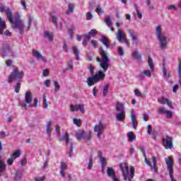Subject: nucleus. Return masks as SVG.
<instances>
[{"mask_svg":"<svg viewBox=\"0 0 181 181\" xmlns=\"http://www.w3.org/2000/svg\"><path fill=\"white\" fill-rule=\"evenodd\" d=\"M144 75L146 77H151L152 76V72L148 69H144L143 71L139 73V77H142Z\"/></svg>","mask_w":181,"mask_h":181,"instance_id":"393cba45","label":"nucleus"},{"mask_svg":"<svg viewBox=\"0 0 181 181\" xmlns=\"http://www.w3.org/2000/svg\"><path fill=\"white\" fill-rule=\"evenodd\" d=\"M85 134L86 132H84V131L79 129L78 131L76 132V136L77 139H84Z\"/></svg>","mask_w":181,"mask_h":181,"instance_id":"bb28decb","label":"nucleus"},{"mask_svg":"<svg viewBox=\"0 0 181 181\" xmlns=\"http://www.w3.org/2000/svg\"><path fill=\"white\" fill-rule=\"evenodd\" d=\"M116 110L118 112H125V103L117 102L116 104Z\"/></svg>","mask_w":181,"mask_h":181,"instance_id":"dca6fc26","label":"nucleus"},{"mask_svg":"<svg viewBox=\"0 0 181 181\" xmlns=\"http://www.w3.org/2000/svg\"><path fill=\"white\" fill-rule=\"evenodd\" d=\"M22 178V173H16V176H15V179L16 180H19Z\"/></svg>","mask_w":181,"mask_h":181,"instance_id":"052dcab7","label":"nucleus"},{"mask_svg":"<svg viewBox=\"0 0 181 181\" xmlns=\"http://www.w3.org/2000/svg\"><path fill=\"white\" fill-rule=\"evenodd\" d=\"M54 93H58V91H60V85L57 81H54Z\"/></svg>","mask_w":181,"mask_h":181,"instance_id":"ea45409f","label":"nucleus"},{"mask_svg":"<svg viewBox=\"0 0 181 181\" xmlns=\"http://www.w3.org/2000/svg\"><path fill=\"white\" fill-rule=\"evenodd\" d=\"M93 19V13L91 12H88L86 13V21H91Z\"/></svg>","mask_w":181,"mask_h":181,"instance_id":"864d4df0","label":"nucleus"},{"mask_svg":"<svg viewBox=\"0 0 181 181\" xmlns=\"http://www.w3.org/2000/svg\"><path fill=\"white\" fill-rule=\"evenodd\" d=\"M13 160H15L10 156V158L7 160V165L8 166H12V165H13Z\"/></svg>","mask_w":181,"mask_h":181,"instance_id":"603ef678","label":"nucleus"},{"mask_svg":"<svg viewBox=\"0 0 181 181\" xmlns=\"http://www.w3.org/2000/svg\"><path fill=\"white\" fill-rule=\"evenodd\" d=\"M66 169H67V164L66 163H61V166H60V170L64 171Z\"/></svg>","mask_w":181,"mask_h":181,"instance_id":"8fccbe9b","label":"nucleus"},{"mask_svg":"<svg viewBox=\"0 0 181 181\" xmlns=\"http://www.w3.org/2000/svg\"><path fill=\"white\" fill-rule=\"evenodd\" d=\"M72 50L74 54L76 56V60H80V53L78 52V49H77L76 47H73Z\"/></svg>","mask_w":181,"mask_h":181,"instance_id":"e433bc0d","label":"nucleus"},{"mask_svg":"<svg viewBox=\"0 0 181 181\" xmlns=\"http://www.w3.org/2000/svg\"><path fill=\"white\" fill-rule=\"evenodd\" d=\"M99 49L102 58L98 57L96 62L99 63V66L100 69L103 70V71L99 70L95 75L87 78L86 83L88 87H91L95 84H97V83H99V81H104V78H105V74L104 73H105L107 70H108V67H110V56H108V53L104 50L103 47H100Z\"/></svg>","mask_w":181,"mask_h":181,"instance_id":"f257e3e1","label":"nucleus"},{"mask_svg":"<svg viewBox=\"0 0 181 181\" xmlns=\"http://www.w3.org/2000/svg\"><path fill=\"white\" fill-rule=\"evenodd\" d=\"M165 114H166V118H172V115H173L170 110H167Z\"/></svg>","mask_w":181,"mask_h":181,"instance_id":"6e6d98bb","label":"nucleus"},{"mask_svg":"<svg viewBox=\"0 0 181 181\" xmlns=\"http://www.w3.org/2000/svg\"><path fill=\"white\" fill-rule=\"evenodd\" d=\"M52 81L49 79H47L44 81V86H45V87H49Z\"/></svg>","mask_w":181,"mask_h":181,"instance_id":"0e129e2a","label":"nucleus"},{"mask_svg":"<svg viewBox=\"0 0 181 181\" xmlns=\"http://www.w3.org/2000/svg\"><path fill=\"white\" fill-rule=\"evenodd\" d=\"M74 11V4H69L68 5V9L66 12V15H71V13H73Z\"/></svg>","mask_w":181,"mask_h":181,"instance_id":"c85d7f7f","label":"nucleus"},{"mask_svg":"<svg viewBox=\"0 0 181 181\" xmlns=\"http://www.w3.org/2000/svg\"><path fill=\"white\" fill-rule=\"evenodd\" d=\"M84 36V38L83 40V42H82V45L83 46H87V43L88 42V40H90V35H83Z\"/></svg>","mask_w":181,"mask_h":181,"instance_id":"72a5a7b5","label":"nucleus"},{"mask_svg":"<svg viewBox=\"0 0 181 181\" xmlns=\"http://www.w3.org/2000/svg\"><path fill=\"white\" fill-rule=\"evenodd\" d=\"M90 45H92V46H93L95 48L97 47V40H91Z\"/></svg>","mask_w":181,"mask_h":181,"instance_id":"338daca9","label":"nucleus"},{"mask_svg":"<svg viewBox=\"0 0 181 181\" xmlns=\"http://www.w3.org/2000/svg\"><path fill=\"white\" fill-rule=\"evenodd\" d=\"M156 35L159 41L160 49L165 50L168 47V37L162 33V25L156 27Z\"/></svg>","mask_w":181,"mask_h":181,"instance_id":"7ed1b4c3","label":"nucleus"},{"mask_svg":"<svg viewBox=\"0 0 181 181\" xmlns=\"http://www.w3.org/2000/svg\"><path fill=\"white\" fill-rule=\"evenodd\" d=\"M96 35H97V30L93 29L89 31V35H88V36H89L90 37H94Z\"/></svg>","mask_w":181,"mask_h":181,"instance_id":"49530a36","label":"nucleus"},{"mask_svg":"<svg viewBox=\"0 0 181 181\" xmlns=\"http://www.w3.org/2000/svg\"><path fill=\"white\" fill-rule=\"evenodd\" d=\"M87 169H88L89 170H91V169H93V157L92 156L89 158Z\"/></svg>","mask_w":181,"mask_h":181,"instance_id":"c03bdc74","label":"nucleus"},{"mask_svg":"<svg viewBox=\"0 0 181 181\" xmlns=\"http://www.w3.org/2000/svg\"><path fill=\"white\" fill-rule=\"evenodd\" d=\"M6 29V21L0 17V35H4V30Z\"/></svg>","mask_w":181,"mask_h":181,"instance_id":"6ab92c4d","label":"nucleus"},{"mask_svg":"<svg viewBox=\"0 0 181 181\" xmlns=\"http://www.w3.org/2000/svg\"><path fill=\"white\" fill-rule=\"evenodd\" d=\"M46 131L48 138H52V122L49 121L47 122Z\"/></svg>","mask_w":181,"mask_h":181,"instance_id":"aec40b11","label":"nucleus"},{"mask_svg":"<svg viewBox=\"0 0 181 181\" xmlns=\"http://www.w3.org/2000/svg\"><path fill=\"white\" fill-rule=\"evenodd\" d=\"M134 95H136V97H142V95H143L142 92L138 89H135L134 90Z\"/></svg>","mask_w":181,"mask_h":181,"instance_id":"de8ad7c7","label":"nucleus"},{"mask_svg":"<svg viewBox=\"0 0 181 181\" xmlns=\"http://www.w3.org/2000/svg\"><path fill=\"white\" fill-rule=\"evenodd\" d=\"M177 90H179V85L176 84L173 87V91L177 93Z\"/></svg>","mask_w":181,"mask_h":181,"instance_id":"774afa93","label":"nucleus"},{"mask_svg":"<svg viewBox=\"0 0 181 181\" xmlns=\"http://www.w3.org/2000/svg\"><path fill=\"white\" fill-rule=\"evenodd\" d=\"M99 160L101 163L102 168H104V166H106L107 165V158L103 156V153H99Z\"/></svg>","mask_w":181,"mask_h":181,"instance_id":"4be33fe9","label":"nucleus"},{"mask_svg":"<svg viewBox=\"0 0 181 181\" xmlns=\"http://www.w3.org/2000/svg\"><path fill=\"white\" fill-rule=\"evenodd\" d=\"M144 160L146 165H148V166H150V168L153 169L154 172H158V167H156V158H155L154 156L152 157L153 164L151 163V162H149V160H148L146 158H145Z\"/></svg>","mask_w":181,"mask_h":181,"instance_id":"ddd939ff","label":"nucleus"},{"mask_svg":"<svg viewBox=\"0 0 181 181\" xmlns=\"http://www.w3.org/2000/svg\"><path fill=\"white\" fill-rule=\"evenodd\" d=\"M127 32L129 34V36L132 37V40H136V39H138V36L136 35V33L135 31L133 30H128Z\"/></svg>","mask_w":181,"mask_h":181,"instance_id":"cd10ccee","label":"nucleus"},{"mask_svg":"<svg viewBox=\"0 0 181 181\" xmlns=\"http://www.w3.org/2000/svg\"><path fill=\"white\" fill-rule=\"evenodd\" d=\"M19 90H21V83H17L15 86V92L17 93H19Z\"/></svg>","mask_w":181,"mask_h":181,"instance_id":"5fc2aeb1","label":"nucleus"},{"mask_svg":"<svg viewBox=\"0 0 181 181\" xmlns=\"http://www.w3.org/2000/svg\"><path fill=\"white\" fill-rule=\"evenodd\" d=\"M100 42L106 47L107 49L110 47V41L105 37H102L100 40Z\"/></svg>","mask_w":181,"mask_h":181,"instance_id":"5701e85b","label":"nucleus"},{"mask_svg":"<svg viewBox=\"0 0 181 181\" xmlns=\"http://www.w3.org/2000/svg\"><path fill=\"white\" fill-rule=\"evenodd\" d=\"M177 74H178V77L180 78L179 79V84H181V61L180 62L179 65H178Z\"/></svg>","mask_w":181,"mask_h":181,"instance_id":"a18cd8bd","label":"nucleus"},{"mask_svg":"<svg viewBox=\"0 0 181 181\" xmlns=\"http://www.w3.org/2000/svg\"><path fill=\"white\" fill-rule=\"evenodd\" d=\"M0 12L6 13L9 22L13 25L14 28L18 29L19 33H22V32H23L25 25L23 24V21H22V17L19 13H17L16 18L14 19L12 10L4 4H0Z\"/></svg>","mask_w":181,"mask_h":181,"instance_id":"f03ea898","label":"nucleus"},{"mask_svg":"<svg viewBox=\"0 0 181 181\" xmlns=\"http://www.w3.org/2000/svg\"><path fill=\"white\" fill-rule=\"evenodd\" d=\"M44 37H45V39H47L49 42H52V40H53V33L45 31Z\"/></svg>","mask_w":181,"mask_h":181,"instance_id":"b1692460","label":"nucleus"},{"mask_svg":"<svg viewBox=\"0 0 181 181\" xmlns=\"http://www.w3.org/2000/svg\"><path fill=\"white\" fill-rule=\"evenodd\" d=\"M105 22L107 26H108V28H111V26L112 25V22L111 21V18H110V16H107L105 19Z\"/></svg>","mask_w":181,"mask_h":181,"instance_id":"79ce46f5","label":"nucleus"},{"mask_svg":"<svg viewBox=\"0 0 181 181\" xmlns=\"http://www.w3.org/2000/svg\"><path fill=\"white\" fill-rule=\"evenodd\" d=\"M131 119L134 129H136L138 127V120H136V115H135V110L132 109L131 110Z\"/></svg>","mask_w":181,"mask_h":181,"instance_id":"4468645a","label":"nucleus"},{"mask_svg":"<svg viewBox=\"0 0 181 181\" xmlns=\"http://www.w3.org/2000/svg\"><path fill=\"white\" fill-rule=\"evenodd\" d=\"M62 141H66V145H69V144H70V139L69 137V134L65 133L64 136L62 137Z\"/></svg>","mask_w":181,"mask_h":181,"instance_id":"4c0bfd02","label":"nucleus"},{"mask_svg":"<svg viewBox=\"0 0 181 181\" xmlns=\"http://www.w3.org/2000/svg\"><path fill=\"white\" fill-rule=\"evenodd\" d=\"M6 170V164L2 160H0V173Z\"/></svg>","mask_w":181,"mask_h":181,"instance_id":"2f4dec72","label":"nucleus"},{"mask_svg":"<svg viewBox=\"0 0 181 181\" xmlns=\"http://www.w3.org/2000/svg\"><path fill=\"white\" fill-rule=\"evenodd\" d=\"M133 57L137 60V62H142V57L139 54V52L136 50L133 52Z\"/></svg>","mask_w":181,"mask_h":181,"instance_id":"a878e982","label":"nucleus"},{"mask_svg":"<svg viewBox=\"0 0 181 181\" xmlns=\"http://www.w3.org/2000/svg\"><path fill=\"white\" fill-rule=\"evenodd\" d=\"M127 138L130 142H134V141L135 140V138H136V136L134 134V132H129L127 133Z\"/></svg>","mask_w":181,"mask_h":181,"instance_id":"c756f323","label":"nucleus"},{"mask_svg":"<svg viewBox=\"0 0 181 181\" xmlns=\"http://www.w3.org/2000/svg\"><path fill=\"white\" fill-rule=\"evenodd\" d=\"M21 4L23 7L24 11H26L28 9V6H26V1H25V0H21Z\"/></svg>","mask_w":181,"mask_h":181,"instance_id":"13d9d810","label":"nucleus"},{"mask_svg":"<svg viewBox=\"0 0 181 181\" xmlns=\"http://www.w3.org/2000/svg\"><path fill=\"white\" fill-rule=\"evenodd\" d=\"M51 19L52 23L57 28V29H62L63 28V23L62 20L57 17V16L52 15L51 16Z\"/></svg>","mask_w":181,"mask_h":181,"instance_id":"9d476101","label":"nucleus"},{"mask_svg":"<svg viewBox=\"0 0 181 181\" xmlns=\"http://www.w3.org/2000/svg\"><path fill=\"white\" fill-rule=\"evenodd\" d=\"M73 123L76 126V127H81V119H77V118H73L72 119Z\"/></svg>","mask_w":181,"mask_h":181,"instance_id":"c9c22d12","label":"nucleus"},{"mask_svg":"<svg viewBox=\"0 0 181 181\" xmlns=\"http://www.w3.org/2000/svg\"><path fill=\"white\" fill-rule=\"evenodd\" d=\"M120 169L124 177V180L132 181L134 178V173H135V168L133 167L128 168L127 163L120 165Z\"/></svg>","mask_w":181,"mask_h":181,"instance_id":"20e7f679","label":"nucleus"},{"mask_svg":"<svg viewBox=\"0 0 181 181\" xmlns=\"http://www.w3.org/2000/svg\"><path fill=\"white\" fill-rule=\"evenodd\" d=\"M33 98L31 91H26L25 93V101L20 100V105L24 109L28 110V104H32Z\"/></svg>","mask_w":181,"mask_h":181,"instance_id":"423d86ee","label":"nucleus"},{"mask_svg":"<svg viewBox=\"0 0 181 181\" xmlns=\"http://www.w3.org/2000/svg\"><path fill=\"white\" fill-rule=\"evenodd\" d=\"M163 76L164 78H169L170 77V71L166 69L165 64H163Z\"/></svg>","mask_w":181,"mask_h":181,"instance_id":"412c9836","label":"nucleus"},{"mask_svg":"<svg viewBox=\"0 0 181 181\" xmlns=\"http://www.w3.org/2000/svg\"><path fill=\"white\" fill-rule=\"evenodd\" d=\"M116 39L119 42V43L122 42V40H124L127 39V34L122 30L117 29V31L116 33Z\"/></svg>","mask_w":181,"mask_h":181,"instance_id":"f8f14e48","label":"nucleus"},{"mask_svg":"<svg viewBox=\"0 0 181 181\" xmlns=\"http://www.w3.org/2000/svg\"><path fill=\"white\" fill-rule=\"evenodd\" d=\"M106 173H107L108 177H110V179H112L113 177L117 176V175H115V170H114V169L111 167L107 168Z\"/></svg>","mask_w":181,"mask_h":181,"instance_id":"a211bd4d","label":"nucleus"},{"mask_svg":"<svg viewBox=\"0 0 181 181\" xmlns=\"http://www.w3.org/2000/svg\"><path fill=\"white\" fill-rule=\"evenodd\" d=\"M89 72L91 76H94V69H95L93 65H89L88 67Z\"/></svg>","mask_w":181,"mask_h":181,"instance_id":"09e8293b","label":"nucleus"},{"mask_svg":"<svg viewBox=\"0 0 181 181\" xmlns=\"http://www.w3.org/2000/svg\"><path fill=\"white\" fill-rule=\"evenodd\" d=\"M134 16L135 18H138L139 19H142V13L138 9V8H136V12H134Z\"/></svg>","mask_w":181,"mask_h":181,"instance_id":"f704fd0d","label":"nucleus"},{"mask_svg":"<svg viewBox=\"0 0 181 181\" xmlns=\"http://www.w3.org/2000/svg\"><path fill=\"white\" fill-rule=\"evenodd\" d=\"M158 101L159 104H162V105H166V104L169 103V99H168L165 97L158 98Z\"/></svg>","mask_w":181,"mask_h":181,"instance_id":"7c9ffc66","label":"nucleus"},{"mask_svg":"<svg viewBox=\"0 0 181 181\" xmlns=\"http://www.w3.org/2000/svg\"><path fill=\"white\" fill-rule=\"evenodd\" d=\"M147 133L151 135L152 134V126L151 124H148L147 126Z\"/></svg>","mask_w":181,"mask_h":181,"instance_id":"e2e57ef3","label":"nucleus"},{"mask_svg":"<svg viewBox=\"0 0 181 181\" xmlns=\"http://www.w3.org/2000/svg\"><path fill=\"white\" fill-rule=\"evenodd\" d=\"M148 64L151 69V71H153V62L152 61V57H148Z\"/></svg>","mask_w":181,"mask_h":181,"instance_id":"58836bf2","label":"nucleus"},{"mask_svg":"<svg viewBox=\"0 0 181 181\" xmlns=\"http://www.w3.org/2000/svg\"><path fill=\"white\" fill-rule=\"evenodd\" d=\"M166 110L165 109V107H159V109H158V112H159V114H165V112H166Z\"/></svg>","mask_w":181,"mask_h":181,"instance_id":"bf43d9fd","label":"nucleus"},{"mask_svg":"<svg viewBox=\"0 0 181 181\" xmlns=\"http://www.w3.org/2000/svg\"><path fill=\"white\" fill-rule=\"evenodd\" d=\"M47 107H49V103H47L46 97H44L43 108H47Z\"/></svg>","mask_w":181,"mask_h":181,"instance_id":"680f3d73","label":"nucleus"},{"mask_svg":"<svg viewBox=\"0 0 181 181\" xmlns=\"http://www.w3.org/2000/svg\"><path fill=\"white\" fill-rule=\"evenodd\" d=\"M33 56H34V57H36L37 60L38 61L42 60L43 63H47V59H46L45 56L42 55V54L36 49L33 50Z\"/></svg>","mask_w":181,"mask_h":181,"instance_id":"9b49d317","label":"nucleus"},{"mask_svg":"<svg viewBox=\"0 0 181 181\" xmlns=\"http://www.w3.org/2000/svg\"><path fill=\"white\" fill-rule=\"evenodd\" d=\"M115 118L117 121L124 122L125 121V112H119V113L116 114Z\"/></svg>","mask_w":181,"mask_h":181,"instance_id":"f3484780","label":"nucleus"},{"mask_svg":"<svg viewBox=\"0 0 181 181\" xmlns=\"http://www.w3.org/2000/svg\"><path fill=\"white\" fill-rule=\"evenodd\" d=\"M23 76H25V72L22 70H19L18 67L13 66V71L8 76V83H12V81H19V80H22L23 78Z\"/></svg>","mask_w":181,"mask_h":181,"instance_id":"39448f33","label":"nucleus"},{"mask_svg":"<svg viewBox=\"0 0 181 181\" xmlns=\"http://www.w3.org/2000/svg\"><path fill=\"white\" fill-rule=\"evenodd\" d=\"M163 144L165 149H172V148H173L172 137L169 136H166L163 139Z\"/></svg>","mask_w":181,"mask_h":181,"instance_id":"1a4fd4ad","label":"nucleus"},{"mask_svg":"<svg viewBox=\"0 0 181 181\" xmlns=\"http://www.w3.org/2000/svg\"><path fill=\"white\" fill-rule=\"evenodd\" d=\"M21 156V150L16 151L13 154L11 155L12 159H16V158H19Z\"/></svg>","mask_w":181,"mask_h":181,"instance_id":"473e14b6","label":"nucleus"},{"mask_svg":"<svg viewBox=\"0 0 181 181\" xmlns=\"http://www.w3.org/2000/svg\"><path fill=\"white\" fill-rule=\"evenodd\" d=\"M28 27L27 28V30H29V28H30V25H32V21H33V16H32L30 13H28Z\"/></svg>","mask_w":181,"mask_h":181,"instance_id":"a19ab883","label":"nucleus"},{"mask_svg":"<svg viewBox=\"0 0 181 181\" xmlns=\"http://www.w3.org/2000/svg\"><path fill=\"white\" fill-rule=\"evenodd\" d=\"M71 112H76L79 111L81 114H84L86 112V106L84 104H72L70 107Z\"/></svg>","mask_w":181,"mask_h":181,"instance_id":"6e6552de","label":"nucleus"},{"mask_svg":"<svg viewBox=\"0 0 181 181\" xmlns=\"http://www.w3.org/2000/svg\"><path fill=\"white\" fill-rule=\"evenodd\" d=\"M165 163L169 173H173V160H172V158L168 157V158L165 159Z\"/></svg>","mask_w":181,"mask_h":181,"instance_id":"2eb2a0df","label":"nucleus"},{"mask_svg":"<svg viewBox=\"0 0 181 181\" xmlns=\"http://www.w3.org/2000/svg\"><path fill=\"white\" fill-rule=\"evenodd\" d=\"M105 129V125L101 122H98V123L95 125L93 131L96 133L98 139H101V136H103Z\"/></svg>","mask_w":181,"mask_h":181,"instance_id":"0eeeda50","label":"nucleus"},{"mask_svg":"<svg viewBox=\"0 0 181 181\" xmlns=\"http://www.w3.org/2000/svg\"><path fill=\"white\" fill-rule=\"evenodd\" d=\"M83 139H85V141H86V142H88V141H90V139H91V133H90V132L85 133V134L83 136Z\"/></svg>","mask_w":181,"mask_h":181,"instance_id":"37998d69","label":"nucleus"},{"mask_svg":"<svg viewBox=\"0 0 181 181\" xmlns=\"http://www.w3.org/2000/svg\"><path fill=\"white\" fill-rule=\"evenodd\" d=\"M103 95H107L108 94V85H105L103 88Z\"/></svg>","mask_w":181,"mask_h":181,"instance_id":"3c124183","label":"nucleus"},{"mask_svg":"<svg viewBox=\"0 0 181 181\" xmlns=\"http://www.w3.org/2000/svg\"><path fill=\"white\" fill-rule=\"evenodd\" d=\"M118 52H119V56H124V54H125L124 49H122V47H118Z\"/></svg>","mask_w":181,"mask_h":181,"instance_id":"4d7b16f0","label":"nucleus"},{"mask_svg":"<svg viewBox=\"0 0 181 181\" xmlns=\"http://www.w3.org/2000/svg\"><path fill=\"white\" fill-rule=\"evenodd\" d=\"M37 103H39V100L37 98L34 100V103L29 105V107H37Z\"/></svg>","mask_w":181,"mask_h":181,"instance_id":"69168bd1","label":"nucleus"}]
</instances>
